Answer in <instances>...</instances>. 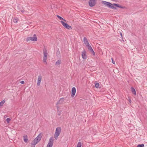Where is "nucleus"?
Instances as JSON below:
<instances>
[{"mask_svg":"<svg viewBox=\"0 0 147 147\" xmlns=\"http://www.w3.org/2000/svg\"><path fill=\"white\" fill-rule=\"evenodd\" d=\"M101 3L102 4L105 5L108 8L113 9H117V8L116 7L122 9L126 8V7L125 6H122L119 5L118 4L114 3L112 4L110 2L105 1H102Z\"/></svg>","mask_w":147,"mask_h":147,"instance_id":"1","label":"nucleus"},{"mask_svg":"<svg viewBox=\"0 0 147 147\" xmlns=\"http://www.w3.org/2000/svg\"><path fill=\"white\" fill-rule=\"evenodd\" d=\"M101 3L102 4L105 5L108 8L113 9H117V8L116 7L122 9L126 8V7L125 6H122L119 5L118 4L114 3L112 4L110 2L105 1H102Z\"/></svg>","mask_w":147,"mask_h":147,"instance_id":"2","label":"nucleus"},{"mask_svg":"<svg viewBox=\"0 0 147 147\" xmlns=\"http://www.w3.org/2000/svg\"><path fill=\"white\" fill-rule=\"evenodd\" d=\"M61 130V128L60 127H59L56 128L54 135V137L56 140L57 139L58 136L60 134Z\"/></svg>","mask_w":147,"mask_h":147,"instance_id":"3","label":"nucleus"},{"mask_svg":"<svg viewBox=\"0 0 147 147\" xmlns=\"http://www.w3.org/2000/svg\"><path fill=\"white\" fill-rule=\"evenodd\" d=\"M41 137L42 136H41L40 134L34 139L32 143V144L35 145L37 144L40 140Z\"/></svg>","mask_w":147,"mask_h":147,"instance_id":"4","label":"nucleus"},{"mask_svg":"<svg viewBox=\"0 0 147 147\" xmlns=\"http://www.w3.org/2000/svg\"><path fill=\"white\" fill-rule=\"evenodd\" d=\"M44 56L43 58V61L46 64H47L46 61L47 58V50L44 49L43 50Z\"/></svg>","mask_w":147,"mask_h":147,"instance_id":"5","label":"nucleus"},{"mask_svg":"<svg viewBox=\"0 0 147 147\" xmlns=\"http://www.w3.org/2000/svg\"><path fill=\"white\" fill-rule=\"evenodd\" d=\"M61 22L63 26L65 28H67L68 30H71L72 29V28L71 26L69 25L67 23H65L63 21H61Z\"/></svg>","mask_w":147,"mask_h":147,"instance_id":"6","label":"nucleus"},{"mask_svg":"<svg viewBox=\"0 0 147 147\" xmlns=\"http://www.w3.org/2000/svg\"><path fill=\"white\" fill-rule=\"evenodd\" d=\"M53 137H51L49 139L47 147H52L53 144Z\"/></svg>","mask_w":147,"mask_h":147,"instance_id":"7","label":"nucleus"},{"mask_svg":"<svg viewBox=\"0 0 147 147\" xmlns=\"http://www.w3.org/2000/svg\"><path fill=\"white\" fill-rule=\"evenodd\" d=\"M89 5L91 7H92L96 4L95 1L94 0H90L88 2Z\"/></svg>","mask_w":147,"mask_h":147,"instance_id":"8","label":"nucleus"},{"mask_svg":"<svg viewBox=\"0 0 147 147\" xmlns=\"http://www.w3.org/2000/svg\"><path fill=\"white\" fill-rule=\"evenodd\" d=\"M84 42L88 48L89 47V46H91L89 44V42L88 41L87 38L86 37H84Z\"/></svg>","mask_w":147,"mask_h":147,"instance_id":"9","label":"nucleus"},{"mask_svg":"<svg viewBox=\"0 0 147 147\" xmlns=\"http://www.w3.org/2000/svg\"><path fill=\"white\" fill-rule=\"evenodd\" d=\"M42 77L41 75H40L38 77L37 85L39 86L40 85V82L42 80Z\"/></svg>","mask_w":147,"mask_h":147,"instance_id":"10","label":"nucleus"},{"mask_svg":"<svg viewBox=\"0 0 147 147\" xmlns=\"http://www.w3.org/2000/svg\"><path fill=\"white\" fill-rule=\"evenodd\" d=\"M76 92V89L75 87H73L71 89V96L72 97H73L75 95Z\"/></svg>","mask_w":147,"mask_h":147,"instance_id":"11","label":"nucleus"},{"mask_svg":"<svg viewBox=\"0 0 147 147\" xmlns=\"http://www.w3.org/2000/svg\"><path fill=\"white\" fill-rule=\"evenodd\" d=\"M82 56L83 59H86L87 55H86V52L85 50H84L82 52Z\"/></svg>","mask_w":147,"mask_h":147,"instance_id":"12","label":"nucleus"},{"mask_svg":"<svg viewBox=\"0 0 147 147\" xmlns=\"http://www.w3.org/2000/svg\"><path fill=\"white\" fill-rule=\"evenodd\" d=\"M64 101V98H62L60 99L57 101L56 103V105H58V104H61Z\"/></svg>","mask_w":147,"mask_h":147,"instance_id":"13","label":"nucleus"},{"mask_svg":"<svg viewBox=\"0 0 147 147\" xmlns=\"http://www.w3.org/2000/svg\"><path fill=\"white\" fill-rule=\"evenodd\" d=\"M31 41H36L37 40V38L36 34L33 35V37H31Z\"/></svg>","mask_w":147,"mask_h":147,"instance_id":"14","label":"nucleus"},{"mask_svg":"<svg viewBox=\"0 0 147 147\" xmlns=\"http://www.w3.org/2000/svg\"><path fill=\"white\" fill-rule=\"evenodd\" d=\"M88 49L89 51H90V52L93 55H95V53L93 49L92 48L91 46H89V47L88 48Z\"/></svg>","mask_w":147,"mask_h":147,"instance_id":"15","label":"nucleus"},{"mask_svg":"<svg viewBox=\"0 0 147 147\" xmlns=\"http://www.w3.org/2000/svg\"><path fill=\"white\" fill-rule=\"evenodd\" d=\"M131 91L132 94L135 95H136V90H135V89H134V88L133 87H131Z\"/></svg>","mask_w":147,"mask_h":147,"instance_id":"16","label":"nucleus"},{"mask_svg":"<svg viewBox=\"0 0 147 147\" xmlns=\"http://www.w3.org/2000/svg\"><path fill=\"white\" fill-rule=\"evenodd\" d=\"M23 137L24 141L25 142H27L28 140L27 136V135L24 136H23Z\"/></svg>","mask_w":147,"mask_h":147,"instance_id":"17","label":"nucleus"},{"mask_svg":"<svg viewBox=\"0 0 147 147\" xmlns=\"http://www.w3.org/2000/svg\"><path fill=\"white\" fill-rule=\"evenodd\" d=\"M61 60H58L55 63V65H59L61 63Z\"/></svg>","mask_w":147,"mask_h":147,"instance_id":"18","label":"nucleus"},{"mask_svg":"<svg viewBox=\"0 0 147 147\" xmlns=\"http://www.w3.org/2000/svg\"><path fill=\"white\" fill-rule=\"evenodd\" d=\"M57 16L59 20H63L64 21H66V20H65L63 18H62L61 17L57 15Z\"/></svg>","mask_w":147,"mask_h":147,"instance_id":"19","label":"nucleus"},{"mask_svg":"<svg viewBox=\"0 0 147 147\" xmlns=\"http://www.w3.org/2000/svg\"><path fill=\"white\" fill-rule=\"evenodd\" d=\"M5 102V100H3L1 101L0 102V107H1L2 106L4 103Z\"/></svg>","mask_w":147,"mask_h":147,"instance_id":"20","label":"nucleus"},{"mask_svg":"<svg viewBox=\"0 0 147 147\" xmlns=\"http://www.w3.org/2000/svg\"><path fill=\"white\" fill-rule=\"evenodd\" d=\"M18 19L17 18H16L13 19V22L15 23H16L18 22Z\"/></svg>","mask_w":147,"mask_h":147,"instance_id":"21","label":"nucleus"},{"mask_svg":"<svg viewBox=\"0 0 147 147\" xmlns=\"http://www.w3.org/2000/svg\"><path fill=\"white\" fill-rule=\"evenodd\" d=\"M99 84L98 83H96L95 84V87L97 88L99 87Z\"/></svg>","mask_w":147,"mask_h":147,"instance_id":"22","label":"nucleus"},{"mask_svg":"<svg viewBox=\"0 0 147 147\" xmlns=\"http://www.w3.org/2000/svg\"><path fill=\"white\" fill-rule=\"evenodd\" d=\"M30 40H31V37H27L26 39V41L28 42Z\"/></svg>","mask_w":147,"mask_h":147,"instance_id":"23","label":"nucleus"},{"mask_svg":"<svg viewBox=\"0 0 147 147\" xmlns=\"http://www.w3.org/2000/svg\"><path fill=\"white\" fill-rule=\"evenodd\" d=\"M144 144H138L137 146V147H144Z\"/></svg>","mask_w":147,"mask_h":147,"instance_id":"24","label":"nucleus"},{"mask_svg":"<svg viewBox=\"0 0 147 147\" xmlns=\"http://www.w3.org/2000/svg\"><path fill=\"white\" fill-rule=\"evenodd\" d=\"M57 55V57L60 56V53L59 51H57L56 53Z\"/></svg>","mask_w":147,"mask_h":147,"instance_id":"25","label":"nucleus"},{"mask_svg":"<svg viewBox=\"0 0 147 147\" xmlns=\"http://www.w3.org/2000/svg\"><path fill=\"white\" fill-rule=\"evenodd\" d=\"M82 144L81 142H78V143L77 147H81Z\"/></svg>","mask_w":147,"mask_h":147,"instance_id":"26","label":"nucleus"},{"mask_svg":"<svg viewBox=\"0 0 147 147\" xmlns=\"http://www.w3.org/2000/svg\"><path fill=\"white\" fill-rule=\"evenodd\" d=\"M61 112L62 111H61L57 110L58 115L59 116L61 114Z\"/></svg>","mask_w":147,"mask_h":147,"instance_id":"27","label":"nucleus"},{"mask_svg":"<svg viewBox=\"0 0 147 147\" xmlns=\"http://www.w3.org/2000/svg\"><path fill=\"white\" fill-rule=\"evenodd\" d=\"M11 119L9 118H7L6 119V121L7 122V123H9V122L10 121Z\"/></svg>","mask_w":147,"mask_h":147,"instance_id":"28","label":"nucleus"},{"mask_svg":"<svg viewBox=\"0 0 147 147\" xmlns=\"http://www.w3.org/2000/svg\"><path fill=\"white\" fill-rule=\"evenodd\" d=\"M128 101H129V102L130 103V104L131 103V99L129 97H128Z\"/></svg>","mask_w":147,"mask_h":147,"instance_id":"29","label":"nucleus"},{"mask_svg":"<svg viewBox=\"0 0 147 147\" xmlns=\"http://www.w3.org/2000/svg\"><path fill=\"white\" fill-rule=\"evenodd\" d=\"M112 63L113 64H115V62L113 58H112Z\"/></svg>","mask_w":147,"mask_h":147,"instance_id":"30","label":"nucleus"},{"mask_svg":"<svg viewBox=\"0 0 147 147\" xmlns=\"http://www.w3.org/2000/svg\"><path fill=\"white\" fill-rule=\"evenodd\" d=\"M20 83L22 84H24V81H22L20 82Z\"/></svg>","mask_w":147,"mask_h":147,"instance_id":"31","label":"nucleus"},{"mask_svg":"<svg viewBox=\"0 0 147 147\" xmlns=\"http://www.w3.org/2000/svg\"><path fill=\"white\" fill-rule=\"evenodd\" d=\"M56 107L57 108V110H59V106H58V105H57Z\"/></svg>","mask_w":147,"mask_h":147,"instance_id":"32","label":"nucleus"},{"mask_svg":"<svg viewBox=\"0 0 147 147\" xmlns=\"http://www.w3.org/2000/svg\"><path fill=\"white\" fill-rule=\"evenodd\" d=\"M120 35H121V37L122 38V37H123L122 34V33L121 32H120Z\"/></svg>","mask_w":147,"mask_h":147,"instance_id":"33","label":"nucleus"},{"mask_svg":"<svg viewBox=\"0 0 147 147\" xmlns=\"http://www.w3.org/2000/svg\"><path fill=\"white\" fill-rule=\"evenodd\" d=\"M20 11L22 12H24V11L23 9L21 10Z\"/></svg>","mask_w":147,"mask_h":147,"instance_id":"34","label":"nucleus"},{"mask_svg":"<svg viewBox=\"0 0 147 147\" xmlns=\"http://www.w3.org/2000/svg\"><path fill=\"white\" fill-rule=\"evenodd\" d=\"M67 97L66 96L65 98H66Z\"/></svg>","mask_w":147,"mask_h":147,"instance_id":"35","label":"nucleus"}]
</instances>
